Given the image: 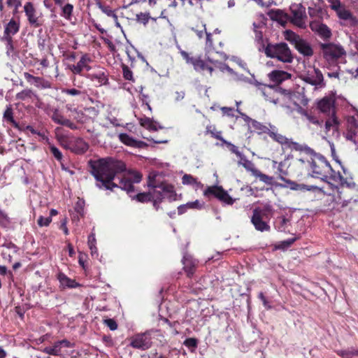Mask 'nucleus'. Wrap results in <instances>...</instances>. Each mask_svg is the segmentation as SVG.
Returning a JSON list of instances; mask_svg holds the SVG:
<instances>
[{"label":"nucleus","instance_id":"nucleus-1","mask_svg":"<svg viewBox=\"0 0 358 358\" xmlns=\"http://www.w3.org/2000/svg\"><path fill=\"white\" fill-rule=\"evenodd\" d=\"M90 173L94 177L96 186L101 189L113 191L115 187L125 190L128 194L134 192V183L141 181L142 174L136 171H129L116 184L113 182L116 176L126 170V164L121 160L112 157L90 160L88 162Z\"/></svg>","mask_w":358,"mask_h":358},{"label":"nucleus","instance_id":"nucleus-2","mask_svg":"<svg viewBox=\"0 0 358 358\" xmlns=\"http://www.w3.org/2000/svg\"><path fill=\"white\" fill-rule=\"evenodd\" d=\"M251 127L258 134H267L273 141L278 143L282 146L283 150H302L300 143L294 142L292 138H288L279 132L278 128L271 123L263 124L255 120H250ZM305 149H306L305 148Z\"/></svg>","mask_w":358,"mask_h":358},{"label":"nucleus","instance_id":"nucleus-3","mask_svg":"<svg viewBox=\"0 0 358 358\" xmlns=\"http://www.w3.org/2000/svg\"><path fill=\"white\" fill-rule=\"evenodd\" d=\"M301 145L306 149L303 148L302 150H294L304 152L310 156V160H308V162L310 164L311 176L321 180L327 178L329 174L333 171V169L327 159L322 155L315 153L313 149L306 145L301 144Z\"/></svg>","mask_w":358,"mask_h":358},{"label":"nucleus","instance_id":"nucleus-4","mask_svg":"<svg viewBox=\"0 0 358 358\" xmlns=\"http://www.w3.org/2000/svg\"><path fill=\"white\" fill-rule=\"evenodd\" d=\"M273 213L274 210L269 204H266L262 207H256L252 210L250 218L251 223L258 231H269L271 230L269 221Z\"/></svg>","mask_w":358,"mask_h":358},{"label":"nucleus","instance_id":"nucleus-5","mask_svg":"<svg viewBox=\"0 0 358 358\" xmlns=\"http://www.w3.org/2000/svg\"><path fill=\"white\" fill-rule=\"evenodd\" d=\"M264 52L267 57L277 59L283 63H292L294 59L290 48L284 42L268 43L264 48Z\"/></svg>","mask_w":358,"mask_h":358},{"label":"nucleus","instance_id":"nucleus-6","mask_svg":"<svg viewBox=\"0 0 358 358\" xmlns=\"http://www.w3.org/2000/svg\"><path fill=\"white\" fill-rule=\"evenodd\" d=\"M318 46L324 59L329 64L337 62L340 58L346 55L345 49L340 44L332 42H320Z\"/></svg>","mask_w":358,"mask_h":358},{"label":"nucleus","instance_id":"nucleus-7","mask_svg":"<svg viewBox=\"0 0 358 358\" xmlns=\"http://www.w3.org/2000/svg\"><path fill=\"white\" fill-rule=\"evenodd\" d=\"M148 186L154 189V196L159 199V202L164 199H167L169 201L176 200L177 194L173 185L164 182L159 184L150 182Z\"/></svg>","mask_w":358,"mask_h":358},{"label":"nucleus","instance_id":"nucleus-8","mask_svg":"<svg viewBox=\"0 0 358 358\" xmlns=\"http://www.w3.org/2000/svg\"><path fill=\"white\" fill-rule=\"evenodd\" d=\"M180 54L187 64L193 66L196 71L202 73L206 71L209 75H212L214 71L213 67L202 59L201 56H192L185 50H180Z\"/></svg>","mask_w":358,"mask_h":358},{"label":"nucleus","instance_id":"nucleus-9","mask_svg":"<svg viewBox=\"0 0 358 358\" xmlns=\"http://www.w3.org/2000/svg\"><path fill=\"white\" fill-rule=\"evenodd\" d=\"M203 196L209 200L215 198L227 205H233L235 201L222 186L218 185L208 186L203 191Z\"/></svg>","mask_w":358,"mask_h":358},{"label":"nucleus","instance_id":"nucleus-10","mask_svg":"<svg viewBox=\"0 0 358 358\" xmlns=\"http://www.w3.org/2000/svg\"><path fill=\"white\" fill-rule=\"evenodd\" d=\"M238 164L243 166L248 171L250 172L254 177L259 178L260 181L266 185H273V178L263 173L257 169L255 164L252 161L248 159L243 154L238 157Z\"/></svg>","mask_w":358,"mask_h":358},{"label":"nucleus","instance_id":"nucleus-11","mask_svg":"<svg viewBox=\"0 0 358 358\" xmlns=\"http://www.w3.org/2000/svg\"><path fill=\"white\" fill-rule=\"evenodd\" d=\"M327 1L330 3L331 9L336 13L339 19L349 21L352 26L358 24L357 17L353 15L350 10L345 8V5L342 4L341 0H327Z\"/></svg>","mask_w":358,"mask_h":358},{"label":"nucleus","instance_id":"nucleus-12","mask_svg":"<svg viewBox=\"0 0 358 358\" xmlns=\"http://www.w3.org/2000/svg\"><path fill=\"white\" fill-rule=\"evenodd\" d=\"M289 10L292 16L289 17V20L295 26L305 29L306 20L307 15L306 13V8L301 3H292L289 6Z\"/></svg>","mask_w":358,"mask_h":358},{"label":"nucleus","instance_id":"nucleus-13","mask_svg":"<svg viewBox=\"0 0 358 358\" xmlns=\"http://www.w3.org/2000/svg\"><path fill=\"white\" fill-rule=\"evenodd\" d=\"M152 330H150L134 335L130 338V345L135 349L148 350L152 345Z\"/></svg>","mask_w":358,"mask_h":358},{"label":"nucleus","instance_id":"nucleus-14","mask_svg":"<svg viewBox=\"0 0 358 358\" xmlns=\"http://www.w3.org/2000/svg\"><path fill=\"white\" fill-rule=\"evenodd\" d=\"M24 11L31 27L38 28L43 26L44 23L43 14L36 10L33 3L27 2L24 6Z\"/></svg>","mask_w":358,"mask_h":358},{"label":"nucleus","instance_id":"nucleus-15","mask_svg":"<svg viewBox=\"0 0 358 358\" xmlns=\"http://www.w3.org/2000/svg\"><path fill=\"white\" fill-rule=\"evenodd\" d=\"M204 38L205 51L206 53L215 52L216 53L220 54L223 58L226 57V55L222 52L224 44L222 40L210 32H206Z\"/></svg>","mask_w":358,"mask_h":358},{"label":"nucleus","instance_id":"nucleus-16","mask_svg":"<svg viewBox=\"0 0 358 358\" xmlns=\"http://www.w3.org/2000/svg\"><path fill=\"white\" fill-rule=\"evenodd\" d=\"M301 79L317 88H322L325 87L323 74L321 71L315 67L308 70L303 75L301 76Z\"/></svg>","mask_w":358,"mask_h":358},{"label":"nucleus","instance_id":"nucleus-17","mask_svg":"<svg viewBox=\"0 0 358 358\" xmlns=\"http://www.w3.org/2000/svg\"><path fill=\"white\" fill-rule=\"evenodd\" d=\"M309 27L313 32L325 41L324 43L328 42L332 37L331 29L322 22V19L310 21Z\"/></svg>","mask_w":358,"mask_h":358},{"label":"nucleus","instance_id":"nucleus-18","mask_svg":"<svg viewBox=\"0 0 358 358\" xmlns=\"http://www.w3.org/2000/svg\"><path fill=\"white\" fill-rule=\"evenodd\" d=\"M20 27L19 20L11 19L5 26L3 36L1 38L2 41H6L7 45L13 46V36L16 34Z\"/></svg>","mask_w":358,"mask_h":358},{"label":"nucleus","instance_id":"nucleus-19","mask_svg":"<svg viewBox=\"0 0 358 358\" xmlns=\"http://www.w3.org/2000/svg\"><path fill=\"white\" fill-rule=\"evenodd\" d=\"M358 134V120L354 116L347 119L346 130L343 134L346 140L357 143L356 137Z\"/></svg>","mask_w":358,"mask_h":358},{"label":"nucleus","instance_id":"nucleus-20","mask_svg":"<svg viewBox=\"0 0 358 358\" xmlns=\"http://www.w3.org/2000/svg\"><path fill=\"white\" fill-rule=\"evenodd\" d=\"M336 98L334 95L323 97L317 102L318 109L323 113L331 115L336 113Z\"/></svg>","mask_w":358,"mask_h":358},{"label":"nucleus","instance_id":"nucleus-21","mask_svg":"<svg viewBox=\"0 0 358 358\" xmlns=\"http://www.w3.org/2000/svg\"><path fill=\"white\" fill-rule=\"evenodd\" d=\"M92 62L90 57L87 54H84L76 64H72L69 66V69L75 75H79L85 76L82 73L84 69L87 71L91 69V66L88 65Z\"/></svg>","mask_w":358,"mask_h":358},{"label":"nucleus","instance_id":"nucleus-22","mask_svg":"<svg viewBox=\"0 0 358 358\" xmlns=\"http://www.w3.org/2000/svg\"><path fill=\"white\" fill-rule=\"evenodd\" d=\"M183 264V271L189 278H192L198 267L199 262L192 256L186 255L182 260Z\"/></svg>","mask_w":358,"mask_h":358},{"label":"nucleus","instance_id":"nucleus-23","mask_svg":"<svg viewBox=\"0 0 358 358\" xmlns=\"http://www.w3.org/2000/svg\"><path fill=\"white\" fill-rule=\"evenodd\" d=\"M51 117L53 122L58 124L65 126L72 130H77L79 129V127L76 123H74L71 120L64 117L57 109H55Z\"/></svg>","mask_w":358,"mask_h":358},{"label":"nucleus","instance_id":"nucleus-24","mask_svg":"<svg viewBox=\"0 0 358 358\" xmlns=\"http://www.w3.org/2000/svg\"><path fill=\"white\" fill-rule=\"evenodd\" d=\"M24 78L31 85H34L38 88L48 89L50 88V83L42 77H37L30 74L28 72L24 73Z\"/></svg>","mask_w":358,"mask_h":358},{"label":"nucleus","instance_id":"nucleus-25","mask_svg":"<svg viewBox=\"0 0 358 358\" xmlns=\"http://www.w3.org/2000/svg\"><path fill=\"white\" fill-rule=\"evenodd\" d=\"M269 80L275 85H279L283 81L291 78V73L281 70H273L268 74Z\"/></svg>","mask_w":358,"mask_h":358},{"label":"nucleus","instance_id":"nucleus-26","mask_svg":"<svg viewBox=\"0 0 358 358\" xmlns=\"http://www.w3.org/2000/svg\"><path fill=\"white\" fill-rule=\"evenodd\" d=\"M85 77L92 81H97L99 85H104L108 83V75L103 69L98 68L96 71L85 74Z\"/></svg>","mask_w":358,"mask_h":358},{"label":"nucleus","instance_id":"nucleus-27","mask_svg":"<svg viewBox=\"0 0 358 358\" xmlns=\"http://www.w3.org/2000/svg\"><path fill=\"white\" fill-rule=\"evenodd\" d=\"M119 140L127 146L132 148H142L147 145V144L141 141H137L127 134L122 133L118 136Z\"/></svg>","mask_w":358,"mask_h":358},{"label":"nucleus","instance_id":"nucleus-28","mask_svg":"<svg viewBox=\"0 0 358 358\" xmlns=\"http://www.w3.org/2000/svg\"><path fill=\"white\" fill-rule=\"evenodd\" d=\"M268 15L272 20L281 24H285L289 19V15L280 9H271L268 11Z\"/></svg>","mask_w":358,"mask_h":358},{"label":"nucleus","instance_id":"nucleus-29","mask_svg":"<svg viewBox=\"0 0 358 358\" xmlns=\"http://www.w3.org/2000/svg\"><path fill=\"white\" fill-rule=\"evenodd\" d=\"M296 50L305 57L313 55V50L310 44L303 38H301L294 46Z\"/></svg>","mask_w":358,"mask_h":358},{"label":"nucleus","instance_id":"nucleus-30","mask_svg":"<svg viewBox=\"0 0 358 358\" xmlns=\"http://www.w3.org/2000/svg\"><path fill=\"white\" fill-rule=\"evenodd\" d=\"M57 279L59 281L61 285L63 287H66L69 288H76L80 286V285L75 280L69 278L66 275L62 272H59L57 274Z\"/></svg>","mask_w":358,"mask_h":358},{"label":"nucleus","instance_id":"nucleus-31","mask_svg":"<svg viewBox=\"0 0 358 358\" xmlns=\"http://www.w3.org/2000/svg\"><path fill=\"white\" fill-rule=\"evenodd\" d=\"M72 146V150L77 154H83L89 148L88 144L81 138H77Z\"/></svg>","mask_w":358,"mask_h":358},{"label":"nucleus","instance_id":"nucleus-32","mask_svg":"<svg viewBox=\"0 0 358 358\" xmlns=\"http://www.w3.org/2000/svg\"><path fill=\"white\" fill-rule=\"evenodd\" d=\"M191 29L196 34L199 39L204 38L206 32H208L206 31V24L201 21L198 22Z\"/></svg>","mask_w":358,"mask_h":358},{"label":"nucleus","instance_id":"nucleus-33","mask_svg":"<svg viewBox=\"0 0 358 358\" xmlns=\"http://www.w3.org/2000/svg\"><path fill=\"white\" fill-rule=\"evenodd\" d=\"M269 87L271 88H275V91L280 94L284 95L286 96L289 100L294 101V99L297 96V93L291 90H287L284 89L281 87L275 86V85H269Z\"/></svg>","mask_w":358,"mask_h":358},{"label":"nucleus","instance_id":"nucleus-34","mask_svg":"<svg viewBox=\"0 0 358 358\" xmlns=\"http://www.w3.org/2000/svg\"><path fill=\"white\" fill-rule=\"evenodd\" d=\"M205 134H210L212 138L220 140L222 143L223 142V140H224L222 136V131L217 130L215 125H208L206 128Z\"/></svg>","mask_w":358,"mask_h":358},{"label":"nucleus","instance_id":"nucleus-35","mask_svg":"<svg viewBox=\"0 0 358 358\" xmlns=\"http://www.w3.org/2000/svg\"><path fill=\"white\" fill-rule=\"evenodd\" d=\"M129 196L132 199H136L138 201L141 203H145L148 201H152L154 199V192L152 193L151 192H143V193H138L134 196H132L131 194H129Z\"/></svg>","mask_w":358,"mask_h":358},{"label":"nucleus","instance_id":"nucleus-36","mask_svg":"<svg viewBox=\"0 0 358 358\" xmlns=\"http://www.w3.org/2000/svg\"><path fill=\"white\" fill-rule=\"evenodd\" d=\"M285 164L284 162H280L278 163L276 172L278 175V178L287 183H291L292 181L286 178V177L288 176V171L287 170L285 169Z\"/></svg>","mask_w":358,"mask_h":358},{"label":"nucleus","instance_id":"nucleus-37","mask_svg":"<svg viewBox=\"0 0 358 358\" xmlns=\"http://www.w3.org/2000/svg\"><path fill=\"white\" fill-rule=\"evenodd\" d=\"M182 182L183 185H196L198 188L203 187V184L198 181L196 178H194L192 175L189 174H185L182 176Z\"/></svg>","mask_w":358,"mask_h":358},{"label":"nucleus","instance_id":"nucleus-38","mask_svg":"<svg viewBox=\"0 0 358 358\" xmlns=\"http://www.w3.org/2000/svg\"><path fill=\"white\" fill-rule=\"evenodd\" d=\"M339 125V121L336 116V113L331 114V117L325 122V128L327 131H330L331 129L337 130Z\"/></svg>","mask_w":358,"mask_h":358},{"label":"nucleus","instance_id":"nucleus-39","mask_svg":"<svg viewBox=\"0 0 358 358\" xmlns=\"http://www.w3.org/2000/svg\"><path fill=\"white\" fill-rule=\"evenodd\" d=\"M285 38L290 43L295 46L297 43L302 38L299 34L291 30H286L285 31Z\"/></svg>","mask_w":358,"mask_h":358},{"label":"nucleus","instance_id":"nucleus-40","mask_svg":"<svg viewBox=\"0 0 358 358\" xmlns=\"http://www.w3.org/2000/svg\"><path fill=\"white\" fill-rule=\"evenodd\" d=\"M150 20H152L153 21H156L157 18L152 17L150 15V13H140L136 14V20L137 22L140 24H143L144 26H145Z\"/></svg>","mask_w":358,"mask_h":358},{"label":"nucleus","instance_id":"nucleus-41","mask_svg":"<svg viewBox=\"0 0 358 358\" xmlns=\"http://www.w3.org/2000/svg\"><path fill=\"white\" fill-rule=\"evenodd\" d=\"M73 118L76 121L77 123L85 124L86 123L89 117L82 110H78L74 109L73 111Z\"/></svg>","mask_w":358,"mask_h":358},{"label":"nucleus","instance_id":"nucleus-42","mask_svg":"<svg viewBox=\"0 0 358 358\" xmlns=\"http://www.w3.org/2000/svg\"><path fill=\"white\" fill-rule=\"evenodd\" d=\"M3 118L6 122L10 123L14 127H18L17 122L13 118V109L10 106H7L6 110L4 111Z\"/></svg>","mask_w":358,"mask_h":358},{"label":"nucleus","instance_id":"nucleus-43","mask_svg":"<svg viewBox=\"0 0 358 358\" xmlns=\"http://www.w3.org/2000/svg\"><path fill=\"white\" fill-rule=\"evenodd\" d=\"M43 352L54 356H58L61 354V348L58 342H55L52 346L45 347L43 349Z\"/></svg>","mask_w":358,"mask_h":358},{"label":"nucleus","instance_id":"nucleus-44","mask_svg":"<svg viewBox=\"0 0 358 358\" xmlns=\"http://www.w3.org/2000/svg\"><path fill=\"white\" fill-rule=\"evenodd\" d=\"M73 10V6L71 3H66L62 8L61 15L64 17L66 20H71Z\"/></svg>","mask_w":358,"mask_h":358},{"label":"nucleus","instance_id":"nucleus-45","mask_svg":"<svg viewBox=\"0 0 358 358\" xmlns=\"http://www.w3.org/2000/svg\"><path fill=\"white\" fill-rule=\"evenodd\" d=\"M140 124L141 126L145 127L149 130L156 131L157 127L154 121L150 117H145L143 118L140 119Z\"/></svg>","mask_w":358,"mask_h":358},{"label":"nucleus","instance_id":"nucleus-46","mask_svg":"<svg viewBox=\"0 0 358 358\" xmlns=\"http://www.w3.org/2000/svg\"><path fill=\"white\" fill-rule=\"evenodd\" d=\"M198 343V340L195 338H186L183 342V345L189 348L191 352H194L197 348Z\"/></svg>","mask_w":358,"mask_h":358},{"label":"nucleus","instance_id":"nucleus-47","mask_svg":"<svg viewBox=\"0 0 358 358\" xmlns=\"http://www.w3.org/2000/svg\"><path fill=\"white\" fill-rule=\"evenodd\" d=\"M222 144L225 145L229 149V150L231 152L235 154L238 158L243 155V153L240 151L239 148L235 145L232 144L231 143L226 140H223Z\"/></svg>","mask_w":358,"mask_h":358},{"label":"nucleus","instance_id":"nucleus-48","mask_svg":"<svg viewBox=\"0 0 358 358\" xmlns=\"http://www.w3.org/2000/svg\"><path fill=\"white\" fill-rule=\"evenodd\" d=\"M84 206H85V201L83 200H78L74 207L75 211L77 213V218L79 219V216L83 217L85 212H84Z\"/></svg>","mask_w":358,"mask_h":358},{"label":"nucleus","instance_id":"nucleus-49","mask_svg":"<svg viewBox=\"0 0 358 358\" xmlns=\"http://www.w3.org/2000/svg\"><path fill=\"white\" fill-rule=\"evenodd\" d=\"M96 6L103 13H105L108 17H110L115 12L109 6L103 5L100 1H96Z\"/></svg>","mask_w":358,"mask_h":358},{"label":"nucleus","instance_id":"nucleus-50","mask_svg":"<svg viewBox=\"0 0 358 358\" xmlns=\"http://www.w3.org/2000/svg\"><path fill=\"white\" fill-rule=\"evenodd\" d=\"M122 73H123V77L125 80H129V81H134V79L133 78L132 71L129 68V66L125 64L122 65Z\"/></svg>","mask_w":358,"mask_h":358},{"label":"nucleus","instance_id":"nucleus-51","mask_svg":"<svg viewBox=\"0 0 358 358\" xmlns=\"http://www.w3.org/2000/svg\"><path fill=\"white\" fill-rule=\"evenodd\" d=\"M296 238H289L287 240L281 241L278 244V245H277L275 248L277 249L285 250V249L290 247L296 241Z\"/></svg>","mask_w":358,"mask_h":358},{"label":"nucleus","instance_id":"nucleus-52","mask_svg":"<svg viewBox=\"0 0 358 358\" xmlns=\"http://www.w3.org/2000/svg\"><path fill=\"white\" fill-rule=\"evenodd\" d=\"M49 148L50 152L53 155L55 158L58 161H61L62 159L63 155L60 150L52 145H50Z\"/></svg>","mask_w":358,"mask_h":358},{"label":"nucleus","instance_id":"nucleus-53","mask_svg":"<svg viewBox=\"0 0 358 358\" xmlns=\"http://www.w3.org/2000/svg\"><path fill=\"white\" fill-rule=\"evenodd\" d=\"M51 222L52 218L50 217H44L40 216L37 220V223L40 227H48Z\"/></svg>","mask_w":358,"mask_h":358},{"label":"nucleus","instance_id":"nucleus-54","mask_svg":"<svg viewBox=\"0 0 358 358\" xmlns=\"http://www.w3.org/2000/svg\"><path fill=\"white\" fill-rule=\"evenodd\" d=\"M101 39L107 45L110 52H115L116 51V46L114 45L112 41L103 36H101Z\"/></svg>","mask_w":358,"mask_h":358},{"label":"nucleus","instance_id":"nucleus-55","mask_svg":"<svg viewBox=\"0 0 358 358\" xmlns=\"http://www.w3.org/2000/svg\"><path fill=\"white\" fill-rule=\"evenodd\" d=\"M96 238L94 234H91L88 236V245L90 249L91 250L92 253H93L94 250H96V248L95 246Z\"/></svg>","mask_w":358,"mask_h":358},{"label":"nucleus","instance_id":"nucleus-56","mask_svg":"<svg viewBox=\"0 0 358 358\" xmlns=\"http://www.w3.org/2000/svg\"><path fill=\"white\" fill-rule=\"evenodd\" d=\"M336 353L342 358H352L355 355V353L350 350H338Z\"/></svg>","mask_w":358,"mask_h":358},{"label":"nucleus","instance_id":"nucleus-57","mask_svg":"<svg viewBox=\"0 0 358 358\" xmlns=\"http://www.w3.org/2000/svg\"><path fill=\"white\" fill-rule=\"evenodd\" d=\"M62 92L64 93L65 94L71 95V96H78V95H80L82 94L81 91H80L77 89H75V88L64 89L62 90Z\"/></svg>","mask_w":358,"mask_h":358},{"label":"nucleus","instance_id":"nucleus-58","mask_svg":"<svg viewBox=\"0 0 358 358\" xmlns=\"http://www.w3.org/2000/svg\"><path fill=\"white\" fill-rule=\"evenodd\" d=\"M186 206L189 208L201 209L203 206V203H200L198 200H196L193 202L187 203Z\"/></svg>","mask_w":358,"mask_h":358},{"label":"nucleus","instance_id":"nucleus-59","mask_svg":"<svg viewBox=\"0 0 358 358\" xmlns=\"http://www.w3.org/2000/svg\"><path fill=\"white\" fill-rule=\"evenodd\" d=\"M105 324L112 331H114L117 329V324L113 319L106 320Z\"/></svg>","mask_w":358,"mask_h":358},{"label":"nucleus","instance_id":"nucleus-60","mask_svg":"<svg viewBox=\"0 0 358 358\" xmlns=\"http://www.w3.org/2000/svg\"><path fill=\"white\" fill-rule=\"evenodd\" d=\"M9 222V217L6 213L0 208V224H5Z\"/></svg>","mask_w":358,"mask_h":358},{"label":"nucleus","instance_id":"nucleus-61","mask_svg":"<svg viewBox=\"0 0 358 358\" xmlns=\"http://www.w3.org/2000/svg\"><path fill=\"white\" fill-rule=\"evenodd\" d=\"M306 117L309 121V122L315 125H320L322 122V121L320 122L315 116L312 115L310 113H308V116H306Z\"/></svg>","mask_w":358,"mask_h":358},{"label":"nucleus","instance_id":"nucleus-62","mask_svg":"<svg viewBox=\"0 0 358 358\" xmlns=\"http://www.w3.org/2000/svg\"><path fill=\"white\" fill-rule=\"evenodd\" d=\"M33 94V92L31 90H24L18 94V97L20 99H25L26 97L31 98Z\"/></svg>","mask_w":358,"mask_h":358},{"label":"nucleus","instance_id":"nucleus-63","mask_svg":"<svg viewBox=\"0 0 358 358\" xmlns=\"http://www.w3.org/2000/svg\"><path fill=\"white\" fill-rule=\"evenodd\" d=\"M278 220L280 221V226L278 227V229L280 231H284L285 229V225L289 222V220L287 219L285 216H281L278 217Z\"/></svg>","mask_w":358,"mask_h":358},{"label":"nucleus","instance_id":"nucleus-64","mask_svg":"<svg viewBox=\"0 0 358 358\" xmlns=\"http://www.w3.org/2000/svg\"><path fill=\"white\" fill-rule=\"evenodd\" d=\"M71 80L73 85L77 87L78 88H82L83 87V82L80 80L78 77L73 76V77H71Z\"/></svg>","mask_w":358,"mask_h":358}]
</instances>
